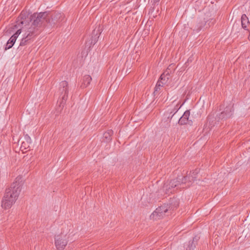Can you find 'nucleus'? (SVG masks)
<instances>
[{"label":"nucleus","instance_id":"obj_1","mask_svg":"<svg viewBox=\"0 0 250 250\" xmlns=\"http://www.w3.org/2000/svg\"><path fill=\"white\" fill-rule=\"evenodd\" d=\"M21 190V185L19 183H13L6 191L1 202L2 208L4 209L10 208L18 199Z\"/></svg>","mask_w":250,"mask_h":250},{"label":"nucleus","instance_id":"obj_2","mask_svg":"<svg viewBox=\"0 0 250 250\" xmlns=\"http://www.w3.org/2000/svg\"><path fill=\"white\" fill-rule=\"evenodd\" d=\"M187 183V177L179 176L177 179L167 182L163 186V189L166 191L167 194L171 193L175 191L174 188H185L184 185ZM187 186H186V187Z\"/></svg>","mask_w":250,"mask_h":250},{"label":"nucleus","instance_id":"obj_3","mask_svg":"<svg viewBox=\"0 0 250 250\" xmlns=\"http://www.w3.org/2000/svg\"><path fill=\"white\" fill-rule=\"evenodd\" d=\"M48 14L46 12H41L40 13H35L30 18V21L32 22L30 27L32 28L35 33L37 28L42 25L44 22L47 21L48 19Z\"/></svg>","mask_w":250,"mask_h":250},{"label":"nucleus","instance_id":"obj_4","mask_svg":"<svg viewBox=\"0 0 250 250\" xmlns=\"http://www.w3.org/2000/svg\"><path fill=\"white\" fill-rule=\"evenodd\" d=\"M173 209V207L168 204H164L157 208L151 214L150 217L154 220L160 219L164 216L168 215L169 210Z\"/></svg>","mask_w":250,"mask_h":250},{"label":"nucleus","instance_id":"obj_5","mask_svg":"<svg viewBox=\"0 0 250 250\" xmlns=\"http://www.w3.org/2000/svg\"><path fill=\"white\" fill-rule=\"evenodd\" d=\"M69 236L61 233L55 237V245L58 250H63L68 242Z\"/></svg>","mask_w":250,"mask_h":250},{"label":"nucleus","instance_id":"obj_6","mask_svg":"<svg viewBox=\"0 0 250 250\" xmlns=\"http://www.w3.org/2000/svg\"><path fill=\"white\" fill-rule=\"evenodd\" d=\"M58 92L60 95L62 96V101L60 103V106L62 104L63 106L67 100L68 92V83L66 81H63L60 83Z\"/></svg>","mask_w":250,"mask_h":250},{"label":"nucleus","instance_id":"obj_7","mask_svg":"<svg viewBox=\"0 0 250 250\" xmlns=\"http://www.w3.org/2000/svg\"><path fill=\"white\" fill-rule=\"evenodd\" d=\"M180 102L179 101H176L174 100L173 101L172 104L167 106V114H169L168 118H172L173 116L178 111V110L181 107L182 104L180 105Z\"/></svg>","mask_w":250,"mask_h":250},{"label":"nucleus","instance_id":"obj_8","mask_svg":"<svg viewBox=\"0 0 250 250\" xmlns=\"http://www.w3.org/2000/svg\"><path fill=\"white\" fill-rule=\"evenodd\" d=\"M64 18V15L61 13H54L49 20L48 22L51 25H55L62 22Z\"/></svg>","mask_w":250,"mask_h":250},{"label":"nucleus","instance_id":"obj_9","mask_svg":"<svg viewBox=\"0 0 250 250\" xmlns=\"http://www.w3.org/2000/svg\"><path fill=\"white\" fill-rule=\"evenodd\" d=\"M28 19L26 20L25 13L22 12L20 16L18 18L15 25L16 28L19 27L23 28V26H26L28 22Z\"/></svg>","mask_w":250,"mask_h":250},{"label":"nucleus","instance_id":"obj_10","mask_svg":"<svg viewBox=\"0 0 250 250\" xmlns=\"http://www.w3.org/2000/svg\"><path fill=\"white\" fill-rule=\"evenodd\" d=\"M34 33V31L32 30V28L29 27L25 34H26V36L24 38H23L21 41L20 46H24L26 45L27 42L30 40L31 37Z\"/></svg>","mask_w":250,"mask_h":250},{"label":"nucleus","instance_id":"obj_11","mask_svg":"<svg viewBox=\"0 0 250 250\" xmlns=\"http://www.w3.org/2000/svg\"><path fill=\"white\" fill-rule=\"evenodd\" d=\"M190 112L189 110L186 111L183 116L179 120V124L180 125H185L188 123L190 120H189Z\"/></svg>","mask_w":250,"mask_h":250},{"label":"nucleus","instance_id":"obj_12","mask_svg":"<svg viewBox=\"0 0 250 250\" xmlns=\"http://www.w3.org/2000/svg\"><path fill=\"white\" fill-rule=\"evenodd\" d=\"M232 114V107H227L224 111L221 112L220 115V118L227 119L231 116Z\"/></svg>","mask_w":250,"mask_h":250},{"label":"nucleus","instance_id":"obj_13","mask_svg":"<svg viewBox=\"0 0 250 250\" xmlns=\"http://www.w3.org/2000/svg\"><path fill=\"white\" fill-rule=\"evenodd\" d=\"M241 24L242 27L246 30H249L248 27L250 26V23L249 21L248 18L246 15L243 14L241 17Z\"/></svg>","mask_w":250,"mask_h":250},{"label":"nucleus","instance_id":"obj_14","mask_svg":"<svg viewBox=\"0 0 250 250\" xmlns=\"http://www.w3.org/2000/svg\"><path fill=\"white\" fill-rule=\"evenodd\" d=\"M198 173V170L196 169L192 173H190L188 176H185L184 177H187V183L188 181L191 182L195 180L197 178L196 175Z\"/></svg>","mask_w":250,"mask_h":250},{"label":"nucleus","instance_id":"obj_15","mask_svg":"<svg viewBox=\"0 0 250 250\" xmlns=\"http://www.w3.org/2000/svg\"><path fill=\"white\" fill-rule=\"evenodd\" d=\"M21 28L18 29L17 32L13 36H12V37L8 40V41L12 43L13 45H14L19 35L21 33Z\"/></svg>","mask_w":250,"mask_h":250},{"label":"nucleus","instance_id":"obj_16","mask_svg":"<svg viewBox=\"0 0 250 250\" xmlns=\"http://www.w3.org/2000/svg\"><path fill=\"white\" fill-rule=\"evenodd\" d=\"M169 73L167 72V73H163L161 75V77H160V80H159L162 84H166L168 79H169Z\"/></svg>","mask_w":250,"mask_h":250},{"label":"nucleus","instance_id":"obj_17","mask_svg":"<svg viewBox=\"0 0 250 250\" xmlns=\"http://www.w3.org/2000/svg\"><path fill=\"white\" fill-rule=\"evenodd\" d=\"M92 80L91 77L89 75H85L83 78V83L84 86H87L90 83Z\"/></svg>","mask_w":250,"mask_h":250},{"label":"nucleus","instance_id":"obj_18","mask_svg":"<svg viewBox=\"0 0 250 250\" xmlns=\"http://www.w3.org/2000/svg\"><path fill=\"white\" fill-rule=\"evenodd\" d=\"M113 134L112 130H108L104 134V137L105 138L107 141L110 140V137Z\"/></svg>","mask_w":250,"mask_h":250},{"label":"nucleus","instance_id":"obj_19","mask_svg":"<svg viewBox=\"0 0 250 250\" xmlns=\"http://www.w3.org/2000/svg\"><path fill=\"white\" fill-rule=\"evenodd\" d=\"M196 246V243L194 242V239L192 241L189 242V245L187 248V250H194Z\"/></svg>","mask_w":250,"mask_h":250},{"label":"nucleus","instance_id":"obj_20","mask_svg":"<svg viewBox=\"0 0 250 250\" xmlns=\"http://www.w3.org/2000/svg\"><path fill=\"white\" fill-rule=\"evenodd\" d=\"M163 85L160 81H158L155 87L154 93L158 92L160 90V87L163 86Z\"/></svg>","mask_w":250,"mask_h":250},{"label":"nucleus","instance_id":"obj_21","mask_svg":"<svg viewBox=\"0 0 250 250\" xmlns=\"http://www.w3.org/2000/svg\"><path fill=\"white\" fill-rule=\"evenodd\" d=\"M13 46V44L9 42L8 41L6 43L5 46V50L9 49L11 48Z\"/></svg>","mask_w":250,"mask_h":250},{"label":"nucleus","instance_id":"obj_22","mask_svg":"<svg viewBox=\"0 0 250 250\" xmlns=\"http://www.w3.org/2000/svg\"><path fill=\"white\" fill-rule=\"evenodd\" d=\"M249 31L250 34H249L248 39H249V41H250V29L249 30Z\"/></svg>","mask_w":250,"mask_h":250},{"label":"nucleus","instance_id":"obj_23","mask_svg":"<svg viewBox=\"0 0 250 250\" xmlns=\"http://www.w3.org/2000/svg\"><path fill=\"white\" fill-rule=\"evenodd\" d=\"M154 0V2H158L160 0Z\"/></svg>","mask_w":250,"mask_h":250},{"label":"nucleus","instance_id":"obj_24","mask_svg":"<svg viewBox=\"0 0 250 250\" xmlns=\"http://www.w3.org/2000/svg\"><path fill=\"white\" fill-rule=\"evenodd\" d=\"M234 26H233L232 28V30L234 31Z\"/></svg>","mask_w":250,"mask_h":250}]
</instances>
